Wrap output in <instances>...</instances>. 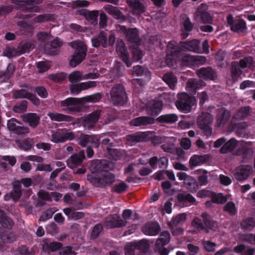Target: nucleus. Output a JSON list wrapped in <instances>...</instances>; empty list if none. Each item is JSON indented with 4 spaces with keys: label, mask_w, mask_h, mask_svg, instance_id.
I'll return each mask as SVG.
<instances>
[{
    "label": "nucleus",
    "mask_w": 255,
    "mask_h": 255,
    "mask_svg": "<svg viewBox=\"0 0 255 255\" xmlns=\"http://www.w3.org/2000/svg\"><path fill=\"white\" fill-rule=\"evenodd\" d=\"M69 45L75 50V53L72 55L70 61V65L75 67L85 58L87 48L84 43L80 40H75L69 42Z\"/></svg>",
    "instance_id": "nucleus-1"
},
{
    "label": "nucleus",
    "mask_w": 255,
    "mask_h": 255,
    "mask_svg": "<svg viewBox=\"0 0 255 255\" xmlns=\"http://www.w3.org/2000/svg\"><path fill=\"white\" fill-rule=\"evenodd\" d=\"M87 180L95 186L105 187L112 185L116 181L115 175L108 171H103L100 176L96 177L94 174L87 175Z\"/></svg>",
    "instance_id": "nucleus-2"
},
{
    "label": "nucleus",
    "mask_w": 255,
    "mask_h": 255,
    "mask_svg": "<svg viewBox=\"0 0 255 255\" xmlns=\"http://www.w3.org/2000/svg\"><path fill=\"white\" fill-rule=\"evenodd\" d=\"M111 101L115 105L123 106L128 101V97L124 87L121 84L113 87L110 92Z\"/></svg>",
    "instance_id": "nucleus-3"
},
{
    "label": "nucleus",
    "mask_w": 255,
    "mask_h": 255,
    "mask_svg": "<svg viewBox=\"0 0 255 255\" xmlns=\"http://www.w3.org/2000/svg\"><path fill=\"white\" fill-rule=\"evenodd\" d=\"M213 122V116L208 113H203L197 119L198 127L202 130L204 135L207 137L212 134L211 124Z\"/></svg>",
    "instance_id": "nucleus-4"
},
{
    "label": "nucleus",
    "mask_w": 255,
    "mask_h": 255,
    "mask_svg": "<svg viewBox=\"0 0 255 255\" xmlns=\"http://www.w3.org/2000/svg\"><path fill=\"white\" fill-rule=\"evenodd\" d=\"M196 103L194 97L189 96L185 93L178 95V100L176 106L178 109L185 113L189 112L191 107Z\"/></svg>",
    "instance_id": "nucleus-5"
},
{
    "label": "nucleus",
    "mask_w": 255,
    "mask_h": 255,
    "mask_svg": "<svg viewBox=\"0 0 255 255\" xmlns=\"http://www.w3.org/2000/svg\"><path fill=\"white\" fill-rule=\"evenodd\" d=\"M168 54L165 62L169 67L173 66L176 63V58L179 57L182 52V49L174 42H170L167 46Z\"/></svg>",
    "instance_id": "nucleus-6"
},
{
    "label": "nucleus",
    "mask_w": 255,
    "mask_h": 255,
    "mask_svg": "<svg viewBox=\"0 0 255 255\" xmlns=\"http://www.w3.org/2000/svg\"><path fill=\"white\" fill-rule=\"evenodd\" d=\"M75 133L71 130L63 128L57 130L51 135V141L54 143H63L75 139Z\"/></svg>",
    "instance_id": "nucleus-7"
},
{
    "label": "nucleus",
    "mask_w": 255,
    "mask_h": 255,
    "mask_svg": "<svg viewBox=\"0 0 255 255\" xmlns=\"http://www.w3.org/2000/svg\"><path fill=\"white\" fill-rule=\"evenodd\" d=\"M80 100L75 98H68L60 102V107L62 111L72 113L79 111Z\"/></svg>",
    "instance_id": "nucleus-8"
},
{
    "label": "nucleus",
    "mask_w": 255,
    "mask_h": 255,
    "mask_svg": "<svg viewBox=\"0 0 255 255\" xmlns=\"http://www.w3.org/2000/svg\"><path fill=\"white\" fill-rule=\"evenodd\" d=\"M253 171V169L252 165H241L235 169L234 176L238 181H244L251 175Z\"/></svg>",
    "instance_id": "nucleus-9"
},
{
    "label": "nucleus",
    "mask_w": 255,
    "mask_h": 255,
    "mask_svg": "<svg viewBox=\"0 0 255 255\" xmlns=\"http://www.w3.org/2000/svg\"><path fill=\"white\" fill-rule=\"evenodd\" d=\"M62 46V42L58 37L50 40L43 46L44 52L48 55H55L58 54Z\"/></svg>",
    "instance_id": "nucleus-10"
},
{
    "label": "nucleus",
    "mask_w": 255,
    "mask_h": 255,
    "mask_svg": "<svg viewBox=\"0 0 255 255\" xmlns=\"http://www.w3.org/2000/svg\"><path fill=\"white\" fill-rule=\"evenodd\" d=\"M128 222L121 219L119 215L117 214L108 216L105 220V225L108 228H122L126 226Z\"/></svg>",
    "instance_id": "nucleus-11"
},
{
    "label": "nucleus",
    "mask_w": 255,
    "mask_h": 255,
    "mask_svg": "<svg viewBox=\"0 0 255 255\" xmlns=\"http://www.w3.org/2000/svg\"><path fill=\"white\" fill-rule=\"evenodd\" d=\"M101 111L96 110L85 117L82 121V126L88 129L93 128L97 123Z\"/></svg>",
    "instance_id": "nucleus-12"
},
{
    "label": "nucleus",
    "mask_w": 255,
    "mask_h": 255,
    "mask_svg": "<svg viewBox=\"0 0 255 255\" xmlns=\"http://www.w3.org/2000/svg\"><path fill=\"white\" fill-rule=\"evenodd\" d=\"M177 176L180 180H184V186L191 192L196 191L198 189L196 181L192 177L185 172H179Z\"/></svg>",
    "instance_id": "nucleus-13"
},
{
    "label": "nucleus",
    "mask_w": 255,
    "mask_h": 255,
    "mask_svg": "<svg viewBox=\"0 0 255 255\" xmlns=\"http://www.w3.org/2000/svg\"><path fill=\"white\" fill-rule=\"evenodd\" d=\"M195 16L196 19L199 18L204 23H211L212 18L209 13L207 11V5L202 3L197 8Z\"/></svg>",
    "instance_id": "nucleus-14"
},
{
    "label": "nucleus",
    "mask_w": 255,
    "mask_h": 255,
    "mask_svg": "<svg viewBox=\"0 0 255 255\" xmlns=\"http://www.w3.org/2000/svg\"><path fill=\"white\" fill-rule=\"evenodd\" d=\"M12 191L4 196L5 200H9L12 199L14 201H18L22 195L21 185L19 180L14 181L12 183Z\"/></svg>",
    "instance_id": "nucleus-15"
},
{
    "label": "nucleus",
    "mask_w": 255,
    "mask_h": 255,
    "mask_svg": "<svg viewBox=\"0 0 255 255\" xmlns=\"http://www.w3.org/2000/svg\"><path fill=\"white\" fill-rule=\"evenodd\" d=\"M85 158L84 151L82 150L79 151L78 154H75L71 156L67 161V165L70 168H76L81 165Z\"/></svg>",
    "instance_id": "nucleus-16"
},
{
    "label": "nucleus",
    "mask_w": 255,
    "mask_h": 255,
    "mask_svg": "<svg viewBox=\"0 0 255 255\" xmlns=\"http://www.w3.org/2000/svg\"><path fill=\"white\" fill-rule=\"evenodd\" d=\"M196 73L199 78L205 80H213L217 77L216 73L210 67H203L198 69L196 70Z\"/></svg>",
    "instance_id": "nucleus-17"
},
{
    "label": "nucleus",
    "mask_w": 255,
    "mask_h": 255,
    "mask_svg": "<svg viewBox=\"0 0 255 255\" xmlns=\"http://www.w3.org/2000/svg\"><path fill=\"white\" fill-rule=\"evenodd\" d=\"M14 99H27L30 100L34 104H39V100L33 94L30 93L24 89L15 91L13 93Z\"/></svg>",
    "instance_id": "nucleus-18"
},
{
    "label": "nucleus",
    "mask_w": 255,
    "mask_h": 255,
    "mask_svg": "<svg viewBox=\"0 0 255 255\" xmlns=\"http://www.w3.org/2000/svg\"><path fill=\"white\" fill-rule=\"evenodd\" d=\"M43 0H25L21 1V9L25 11L39 12L40 8L35 5L39 4Z\"/></svg>",
    "instance_id": "nucleus-19"
},
{
    "label": "nucleus",
    "mask_w": 255,
    "mask_h": 255,
    "mask_svg": "<svg viewBox=\"0 0 255 255\" xmlns=\"http://www.w3.org/2000/svg\"><path fill=\"white\" fill-rule=\"evenodd\" d=\"M180 23L182 30V36L184 38L189 35L188 32L192 30L193 25L189 18L186 14H182L180 16Z\"/></svg>",
    "instance_id": "nucleus-20"
},
{
    "label": "nucleus",
    "mask_w": 255,
    "mask_h": 255,
    "mask_svg": "<svg viewBox=\"0 0 255 255\" xmlns=\"http://www.w3.org/2000/svg\"><path fill=\"white\" fill-rule=\"evenodd\" d=\"M116 51L123 58L127 66L129 67L131 66V63L128 61V56L127 50L126 48L125 43L122 39L117 41Z\"/></svg>",
    "instance_id": "nucleus-21"
},
{
    "label": "nucleus",
    "mask_w": 255,
    "mask_h": 255,
    "mask_svg": "<svg viewBox=\"0 0 255 255\" xmlns=\"http://www.w3.org/2000/svg\"><path fill=\"white\" fill-rule=\"evenodd\" d=\"M148 162L153 169L157 168V166L160 168H166L168 164V159L165 156L160 158H158L157 156H153L149 159Z\"/></svg>",
    "instance_id": "nucleus-22"
},
{
    "label": "nucleus",
    "mask_w": 255,
    "mask_h": 255,
    "mask_svg": "<svg viewBox=\"0 0 255 255\" xmlns=\"http://www.w3.org/2000/svg\"><path fill=\"white\" fill-rule=\"evenodd\" d=\"M160 230V226L156 222L148 223L142 228V232L148 236H155Z\"/></svg>",
    "instance_id": "nucleus-23"
},
{
    "label": "nucleus",
    "mask_w": 255,
    "mask_h": 255,
    "mask_svg": "<svg viewBox=\"0 0 255 255\" xmlns=\"http://www.w3.org/2000/svg\"><path fill=\"white\" fill-rule=\"evenodd\" d=\"M103 8L107 13L116 19L121 21H125L126 20V16L124 15L123 12L118 7L111 5H107Z\"/></svg>",
    "instance_id": "nucleus-24"
},
{
    "label": "nucleus",
    "mask_w": 255,
    "mask_h": 255,
    "mask_svg": "<svg viewBox=\"0 0 255 255\" xmlns=\"http://www.w3.org/2000/svg\"><path fill=\"white\" fill-rule=\"evenodd\" d=\"M127 3L134 14L140 15L145 11V7L139 0H127Z\"/></svg>",
    "instance_id": "nucleus-25"
},
{
    "label": "nucleus",
    "mask_w": 255,
    "mask_h": 255,
    "mask_svg": "<svg viewBox=\"0 0 255 255\" xmlns=\"http://www.w3.org/2000/svg\"><path fill=\"white\" fill-rule=\"evenodd\" d=\"M231 117L230 111L225 109H221L218 113L216 119V124L218 127L224 126L228 123Z\"/></svg>",
    "instance_id": "nucleus-26"
},
{
    "label": "nucleus",
    "mask_w": 255,
    "mask_h": 255,
    "mask_svg": "<svg viewBox=\"0 0 255 255\" xmlns=\"http://www.w3.org/2000/svg\"><path fill=\"white\" fill-rule=\"evenodd\" d=\"M154 119L150 117H140L132 120L130 122V125L132 126H146L153 124Z\"/></svg>",
    "instance_id": "nucleus-27"
},
{
    "label": "nucleus",
    "mask_w": 255,
    "mask_h": 255,
    "mask_svg": "<svg viewBox=\"0 0 255 255\" xmlns=\"http://www.w3.org/2000/svg\"><path fill=\"white\" fill-rule=\"evenodd\" d=\"M182 46L188 51L197 53H201L202 51L200 43L198 40L193 39L190 41L183 42Z\"/></svg>",
    "instance_id": "nucleus-28"
},
{
    "label": "nucleus",
    "mask_w": 255,
    "mask_h": 255,
    "mask_svg": "<svg viewBox=\"0 0 255 255\" xmlns=\"http://www.w3.org/2000/svg\"><path fill=\"white\" fill-rule=\"evenodd\" d=\"M91 40L95 47H98L100 45L107 47L108 46L107 34L105 31H101L97 37H93Z\"/></svg>",
    "instance_id": "nucleus-29"
},
{
    "label": "nucleus",
    "mask_w": 255,
    "mask_h": 255,
    "mask_svg": "<svg viewBox=\"0 0 255 255\" xmlns=\"http://www.w3.org/2000/svg\"><path fill=\"white\" fill-rule=\"evenodd\" d=\"M47 116L52 121L58 122H71L74 120V118L70 116L65 115L57 112H49L47 114Z\"/></svg>",
    "instance_id": "nucleus-30"
},
{
    "label": "nucleus",
    "mask_w": 255,
    "mask_h": 255,
    "mask_svg": "<svg viewBox=\"0 0 255 255\" xmlns=\"http://www.w3.org/2000/svg\"><path fill=\"white\" fill-rule=\"evenodd\" d=\"M90 170L92 172L91 174L94 173H102L103 171L108 170L107 164L106 163H102L99 160H94L91 162L90 166Z\"/></svg>",
    "instance_id": "nucleus-31"
},
{
    "label": "nucleus",
    "mask_w": 255,
    "mask_h": 255,
    "mask_svg": "<svg viewBox=\"0 0 255 255\" xmlns=\"http://www.w3.org/2000/svg\"><path fill=\"white\" fill-rule=\"evenodd\" d=\"M132 75L137 76H145V80H150L151 78V73L148 69L140 65L133 67Z\"/></svg>",
    "instance_id": "nucleus-32"
},
{
    "label": "nucleus",
    "mask_w": 255,
    "mask_h": 255,
    "mask_svg": "<svg viewBox=\"0 0 255 255\" xmlns=\"http://www.w3.org/2000/svg\"><path fill=\"white\" fill-rule=\"evenodd\" d=\"M170 240V235L167 231L162 232L160 237L156 240L155 247L157 249H161L163 247L169 243Z\"/></svg>",
    "instance_id": "nucleus-33"
},
{
    "label": "nucleus",
    "mask_w": 255,
    "mask_h": 255,
    "mask_svg": "<svg viewBox=\"0 0 255 255\" xmlns=\"http://www.w3.org/2000/svg\"><path fill=\"white\" fill-rule=\"evenodd\" d=\"M23 121L27 122L29 125L35 128L39 123L40 117L35 113H29L23 116Z\"/></svg>",
    "instance_id": "nucleus-34"
},
{
    "label": "nucleus",
    "mask_w": 255,
    "mask_h": 255,
    "mask_svg": "<svg viewBox=\"0 0 255 255\" xmlns=\"http://www.w3.org/2000/svg\"><path fill=\"white\" fill-rule=\"evenodd\" d=\"M126 38L128 41L137 44L140 41L138 31L135 28L129 29L126 33Z\"/></svg>",
    "instance_id": "nucleus-35"
},
{
    "label": "nucleus",
    "mask_w": 255,
    "mask_h": 255,
    "mask_svg": "<svg viewBox=\"0 0 255 255\" xmlns=\"http://www.w3.org/2000/svg\"><path fill=\"white\" fill-rule=\"evenodd\" d=\"M163 80L169 86L172 90H174L177 83L176 76L172 72L165 73L162 77Z\"/></svg>",
    "instance_id": "nucleus-36"
},
{
    "label": "nucleus",
    "mask_w": 255,
    "mask_h": 255,
    "mask_svg": "<svg viewBox=\"0 0 255 255\" xmlns=\"http://www.w3.org/2000/svg\"><path fill=\"white\" fill-rule=\"evenodd\" d=\"M162 103L160 101H152L146 109L149 114L152 116L156 115L162 108Z\"/></svg>",
    "instance_id": "nucleus-37"
},
{
    "label": "nucleus",
    "mask_w": 255,
    "mask_h": 255,
    "mask_svg": "<svg viewBox=\"0 0 255 255\" xmlns=\"http://www.w3.org/2000/svg\"><path fill=\"white\" fill-rule=\"evenodd\" d=\"M55 19L54 14L50 13H44L39 14L35 16L32 19V23L36 24L39 23H43L49 21H53Z\"/></svg>",
    "instance_id": "nucleus-38"
},
{
    "label": "nucleus",
    "mask_w": 255,
    "mask_h": 255,
    "mask_svg": "<svg viewBox=\"0 0 255 255\" xmlns=\"http://www.w3.org/2000/svg\"><path fill=\"white\" fill-rule=\"evenodd\" d=\"M201 217L204 224L207 227V229L208 230L210 229L213 231H216L218 229V226L217 223L213 221L210 216L206 213H202Z\"/></svg>",
    "instance_id": "nucleus-39"
},
{
    "label": "nucleus",
    "mask_w": 255,
    "mask_h": 255,
    "mask_svg": "<svg viewBox=\"0 0 255 255\" xmlns=\"http://www.w3.org/2000/svg\"><path fill=\"white\" fill-rule=\"evenodd\" d=\"M176 198L178 202L181 203L189 202L194 203L196 200L190 194L187 192H179L177 194Z\"/></svg>",
    "instance_id": "nucleus-40"
},
{
    "label": "nucleus",
    "mask_w": 255,
    "mask_h": 255,
    "mask_svg": "<svg viewBox=\"0 0 255 255\" xmlns=\"http://www.w3.org/2000/svg\"><path fill=\"white\" fill-rule=\"evenodd\" d=\"M186 219V214L184 213L180 214L173 218L168 223L169 227L173 228L175 227L182 224Z\"/></svg>",
    "instance_id": "nucleus-41"
},
{
    "label": "nucleus",
    "mask_w": 255,
    "mask_h": 255,
    "mask_svg": "<svg viewBox=\"0 0 255 255\" xmlns=\"http://www.w3.org/2000/svg\"><path fill=\"white\" fill-rule=\"evenodd\" d=\"M231 29L232 30L238 33L245 32L247 29L246 22L243 20H235Z\"/></svg>",
    "instance_id": "nucleus-42"
},
{
    "label": "nucleus",
    "mask_w": 255,
    "mask_h": 255,
    "mask_svg": "<svg viewBox=\"0 0 255 255\" xmlns=\"http://www.w3.org/2000/svg\"><path fill=\"white\" fill-rule=\"evenodd\" d=\"M135 247L138 251V255H144V253L148 251L149 245L145 240H142L138 242L134 243Z\"/></svg>",
    "instance_id": "nucleus-43"
},
{
    "label": "nucleus",
    "mask_w": 255,
    "mask_h": 255,
    "mask_svg": "<svg viewBox=\"0 0 255 255\" xmlns=\"http://www.w3.org/2000/svg\"><path fill=\"white\" fill-rule=\"evenodd\" d=\"M237 145V141L234 138L230 139L220 149L222 153H226L233 150Z\"/></svg>",
    "instance_id": "nucleus-44"
},
{
    "label": "nucleus",
    "mask_w": 255,
    "mask_h": 255,
    "mask_svg": "<svg viewBox=\"0 0 255 255\" xmlns=\"http://www.w3.org/2000/svg\"><path fill=\"white\" fill-rule=\"evenodd\" d=\"M174 141L175 139L173 138H168L166 141L161 145V147L164 152L172 153L175 150Z\"/></svg>",
    "instance_id": "nucleus-45"
},
{
    "label": "nucleus",
    "mask_w": 255,
    "mask_h": 255,
    "mask_svg": "<svg viewBox=\"0 0 255 255\" xmlns=\"http://www.w3.org/2000/svg\"><path fill=\"white\" fill-rule=\"evenodd\" d=\"M36 37L39 42L43 44V46L53 38L50 32L45 31L38 32L36 34Z\"/></svg>",
    "instance_id": "nucleus-46"
},
{
    "label": "nucleus",
    "mask_w": 255,
    "mask_h": 255,
    "mask_svg": "<svg viewBox=\"0 0 255 255\" xmlns=\"http://www.w3.org/2000/svg\"><path fill=\"white\" fill-rule=\"evenodd\" d=\"M177 120L178 117L174 114L162 115L158 118V121L163 124H172L176 122Z\"/></svg>",
    "instance_id": "nucleus-47"
},
{
    "label": "nucleus",
    "mask_w": 255,
    "mask_h": 255,
    "mask_svg": "<svg viewBox=\"0 0 255 255\" xmlns=\"http://www.w3.org/2000/svg\"><path fill=\"white\" fill-rule=\"evenodd\" d=\"M62 244L59 242H51L50 243H46L43 245V250L47 253L53 252L57 250H59L62 247Z\"/></svg>",
    "instance_id": "nucleus-48"
},
{
    "label": "nucleus",
    "mask_w": 255,
    "mask_h": 255,
    "mask_svg": "<svg viewBox=\"0 0 255 255\" xmlns=\"http://www.w3.org/2000/svg\"><path fill=\"white\" fill-rule=\"evenodd\" d=\"M249 107H244L241 108L233 116V118L238 120H242L246 118L249 114Z\"/></svg>",
    "instance_id": "nucleus-49"
},
{
    "label": "nucleus",
    "mask_w": 255,
    "mask_h": 255,
    "mask_svg": "<svg viewBox=\"0 0 255 255\" xmlns=\"http://www.w3.org/2000/svg\"><path fill=\"white\" fill-rule=\"evenodd\" d=\"M205 160L204 156L194 155L190 158L189 164L191 166L195 167L203 164Z\"/></svg>",
    "instance_id": "nucleus-50"
},
{
    "label": "nucleus",
    "mask_w": 255,
    "mask_h": 255,
    "mask_svg": "<svg viewBox=\"0 0 255 255\" xmlns=\"http://www.w3.org/2000/svg\"><path fill=\"white\" fill-rule=\"evenodd\" d=\"M0 223L4 228H9L11 227L13 224V221L8 218L4 211L0 210Z\"/></svg>",
    "instance_id": "nucleus-51"
},
{
    "label": "nucleus",
    "mask_w": 255,
    "mask_h": 255,
    "mask_svg": "<svg viewBox=\"0 0 255 255\" xmlns=\"http://www.w3.org/2000/svg\"><path fill=\"white\" fill-rule=\"evenodd\" d=\"M240 68H252L254 65V60L251 56H247L241 59L238 62Z\"/></svg>",
    "instance_id": "nucleus-52"
},
{
    "label": "nucleus",
    "mask_w": 255,
    "mask_h": 255,
    "mask_svg": "<svg viewBox=\"0 0 255 255\" xmlns=\"http://www.w3.org/2000/svg\"><path fill=\"white\" fill-rule=\"evenodd\" d=\"M85 18L92 23L97 21V17L99 15V12L97 10L89 11L85 10L82 12Z\"/></svg>",
    "instance_id": "nucleus-53"
},
{
    "label": "nucleus",
    "mask_w": 255,
    "mask_h": 255,
    "mask_svg": "<svg viewBox=\"0 0 255 255\" xmlns=\"http://www.w3.org/2000/svg\"><path fill=\"white\" fill-rule=\"evenodd\" d=\"M127 139L131 143H135L144 141L145 137L143 134L135 133L129 134L126 136Z\"/></svg>",
    "instance_id": "nucleus-54"
},
{
    "label": "nucleus",
    "mask_w": 255,
    "mask_h": 255,
    "mask_svg": "<svg viewBox=\"0 0 255 255\" xmlns=\"http://www.w3.org/2000/svg\"><path fill=\"white\" fill-rule=\"evenodd\" d=\"M241 225L245 230L250 231L255 227V221L252 218H249L243 220Z\"/></svg>",
    "instance_id": "nucleus-55"
},
{
    "label": "nucleus",
    "mask_w": 255,
    "mask_h": 255,
    "mask_svg": "<svg viewBox=\"0 0 255 255\" xmlns=\"http://www.w3.org/2000/svg\"><path fill=\"white\" fill-rule=\"evenodd\" d=\"M69 80L73 83H77L83 80L82 73L79 71H75L69 75Z\"/></svg>",
    "instance_id": "nucleus-56"
},
{
    "label": "nucleus",
    "mask_w": 255,
    "mask_h": 255,
    "mask_svg": "<svg viewBox=\"0 0 255 255\" xmlns=\"http://www.w3.org/2000/svg\"><path fill=\"white\" fill-rule=\"evenodd\" d=\"M203 82L195 79H190L187 82L186 87L191 90H196L202 86Z\"/></svg>",
    "instance_id": "nucleus-57"
},
{
    "label": "nucleus",
    "mask_w": 255,
    "mask_h": 255,
    "mask_svg": "<svg viewBox=\"0 0 255 255\" xmlns=\"http://www.w3.org/2000/svg\"><path fill=\"white\" fill-rule=\"evenodd\" d=\"M238 61H233L231 63V72L233 77H237L242 73V69Z\"/></svg>",
    "instance_id": "nucleus-58"
},
{
    "label": "nucleus",
    "mask_w": 255,
    "mask_h": 255,
    "mask_svg": "<svg viewBox=\"0 0 255 255\" xmlns=\"http://www.w3.org/2000/svg\"><path fill=\"white\" fill-rule=\"evenodd\" d=\"M17 255H34V252L32 249L25 246H21L16 249Z\"/></svg>",
    "instance_id": "nucleus-59"
},
{
    "label": "nucleus",
    "mask_w": 255,
    "mask_h": 255,
    "mask_svg": "<svg viewBox=\"0 0 255 255\" xmlns=\"http://www.w3.org/2000/svg\"><path fill=\"white\" fill-rule=\"evenodd\" d=\"M134 243H130L128 244L125 247V255H138V251L137 250L136 248L135 247Z\"/></svg>",
    "instance_id": "nucleus-60"
},
{
    "label": "nucleus",
    "mask_w": 255,
    "mask_h": 255,
    "mask_svg": "<svg viewBox=\"0 0 255 255\" xmlns=\"http://www.w3.org/2000/svg\"><path fill=\"white\" fill-rule=\"evenodd\" d=\"M33 144L32 139H25L18 142V146L19 148L25 151L29 150L31 149Z\"/></svg>",
    "instance_id": "nucleus-61"
},
{
    "label": "nucleus",
    "mask_w": 255,
    "mask_h": 255,
    "mask_svg": "<svg viewBox=\"0 0 255 255\" xmlns=\"http://www.w3.org/2000/svg\"><path fill=\"white\" fill-rule=\"evenodd\" d=\"M192 226L198 229L204 230L206 233L209 232V230L206 228L199 218H195L191 223Z\"/></svg>",
    "instance_id": "nucleus-62"
},
{
    "label": "nucleus",
    "mask_w": 255,
    "mask_h": 255,
    "mask_svg": "<svg viewBox=\"0 0 255 255\" xmlns=\"http://www.w3.org/2000/svg\"><path fill=\"white\" fill-rule=\"evenodd\" d=\"M103 227L101 224L96 225L93 228L91 234V239H95L97 238L100 233L103 231Z\"/></svg>",
    "instance_id": "nucleus-63"
},
{
    "label": "nucleus",
    "mask_w": 255,
    "mask_h": 255,
    "mask_svg": "<svg viewBox=\"0 0 255 255\" xmlns=\"http://www.w3.org/2000/svg\"><path fill=\"white\" fill-rule=\"evenodd\" d=\"M59 255H76V253L72 250V247L67 246L61 248L59 251Z\"/></svg>",
    "instance_id": "nucleus-64"
}]
</instances>
